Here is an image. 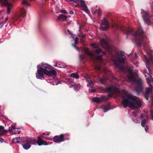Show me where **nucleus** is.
I'll use <instances>...</instances> for the list:
<instances>
[{
    "label": "nucleus",
    "instance_id": "obj_1",
    "mask_svg": "<svg viewBox=\"0 0 153 153\" xmlns=\"http://www.w3.org/2000/svg\"><path fill=\"white\" fill-rule=\"evenodd\" d=\"M114 91L119 96L123 95L122 104L124 108L128 107L132 109L138 108L142 104L141 101L138 98L128 93L125 90L120 91L119 89L115 88Z\"/></svg>",
    "mask_w": 153,
    "mask_h": 153
},
{
    "label": "nucleus",
    "instance_id": "obj_2",
    "mask_svg": "<svg viewBox=\"0 0 153 153\" xmlns=\"http://www.w3.org/2000/svg\"><path fill=\"white\" fill-rule=\"evenodd\" d=\"M37 67V75L36 77L38 79H42L44 78L43 75L45 74L48 76L56 75V72L54 70H51V66L47 64H45L42 66L38 65Z\"/></svg>",
    "mask_w": 153,
    "mask_h": 153
},
{
    "label": "nucleus",
    "instance_id": "obj_3",
    "mask_svg": "<svg viewBox=\"0 0 153 153\" xmlns=\"http://www.w3.org/2000/svg\"><path fill=\"white\" fill-rule=\"evenodd\" d=\"M133 29L132 28L127 29L126 38H128V36H132L135 40L138 41V45L140 46L143 43V39L145 36L144 33L141 27H139L137 32L135 33H133Z\"/></svg>",
    "mask_w": 153,
    "mask_h": 153
},
{
    "label": "nucleus",
    "instance_id": "obj_4",
    "mask_svg": "<svg viewBox=\"0 0 153 153\" xmlns=\"http://www.w3.org/2000/svg\"><path fill=\"white\" fill-rule=\"evenodd\" d=\"M126 58L124 53L121 51L116 52L114 56H112L111 60L114 62L117 67H119L120 70L123 71L124 69L123 65L125 62Z\"/></svg>",
    "mask_w": 153,
    "mask_h": 153
},
{
    "label": "nucleus",
    "instance_id": "obj_5",
    "mask_svg": "<svg viewBox=\"0 0 153 153\" xmlns=\"http://www.w3.org/2000/svg\"><path fill=\"white\" fill-rule=\"evenodd\" d=\"M145 75L150 87V88H146L145 92L143 93V96L146 99L148 100L149 97V93L152 92L153 89V79L152 76L147 73H145Z\"/></svg>",
    "mask_w": 153,
    "mask_h": 153
},
{
    "label": "nucleus",
    "instance_id": "obj_6",
    "mask_svg": "<svg viewBox=\"0 0 153 153\" xmlns=\"http://www.w3.org/2000/svg\"><path fill=\"white\" fill-rule=\"evenodd\" d=\"M84 51L85 53L89 55L90 57L94 61L95 60H98L99 61H102V56L100 55L98 56L99 55L100 53L102 52V51L100 48L97 49L95 51V53L94 54L91 53L88 50V48H85L84 49Z\"/></svg>",
    "mask_w": 153,
    "mask_h": 153
},
{
    "label": "nucleus",
    "instance_id": "obj_7",
    "mask_svg": "<svg viewBox=\"0 0 153 153\" xmlns=\"http://www.w3.org/2000/svg\"><path fill=\"white\" fill-rule=\"evenodd\" d=\"M2 6H6L7 12V14H10V10L13 7V5L12 3L8 2L7 0H0Z\"/></svg>",
    "mask_w": 153,
    "mask_h": 153
},
{
    "label": "nucleus",
    "instance_id": "obj_8",
    "mask_svg": "<svg viewBox=\"0 0 153 153\" xmlns=\"http://www.w3.org/2000/svg\"><path fill=\"white\" fill-rule=\"evenodd\" d=\"M101 26L99 27L100 30L105 31L109 28V23L107 20L104 18L101 22Z\"/></svg>",
    "mask_w": 153,
    "mask_h": 153
},
{
    "label": "nucleus",
    "instance_id": "obj_9",
    "mask_svg": "<svg viewBox=\"0 0 153 153\" xmlns=\"http://www.w3.org/2000/svg\"><path fill=\"white\" fill-rule=\"evenodd\" d=\"M137 85L135 88L136 91L139 94L142 92L144 88L143 82L141 79H138L137 81Z\"/></svg>",
    "mask_w": 153,
    "mask_h": 153
},
{
    "label": "nucleus",
    "instance_id": "obj_10",
    "mask_svg": "<svg viewBox=\"0 0 153 153\" xmlns=\"http://www.w3.org/2000/svg\"><path fill=\"white\" fill-rule=\"evenodd\" d=\"M143 19L145 22L148 25H150L152 22L149 18V14L147 12L143 10L141 11Z\"/></svg>",
    "mask_w": 153,
    "mask_h": 153
},
{
    "label": "nucleus",
    "instance_id": "obj_11",
    "mask_svg": "<svg viewBox=\"0 0 153 153\" xmlns=\"http://www.w3.org/2000/svg\"><path fill=\"white\" fill-rule=\"evenodd\" d=\"M146 57V68L148 69L149 74H151L152 71V67L150 65V63H152L153 64V56L151 55H150V58L149 59H148L146 57V55L145 56Z\"/></svg>",
    "mask_w": 153,
    "mask_h": 153
},
{
    "label": "nucleus",
    "instance_id": "obj_12",
    "mask_svg": "<svg viewBox=\"0 0 153 153\" xmlns=\"http://www.w3.org/2000/svg\"><path fill=\"white\" fill-rule=\"evenodd\" d=\"M64 136L65 135L63 134H61L59 136H55L53 138V140L56 143H60L63 141L65 140Z\"/></svg>",
    "mask_w": 153,
    "mask_h": 153
},
{
    "label": "nucleus",
    "instance_id": "obj_13",
    "mask_svg": "<svg viewBox=\"0 0 153 153\" xmlns=\"http://www.w3.org/2000/svg\"><path fill=\"white\" fill-rule=\"evenodd\" d=\"M16 128L14 126H12L10 127H9L8 131L12 134H19L21 131L16 130Z\"/></svg>",
    "mask_w": 153,
    "mask_h": 153
},
{
    "label": "nucleus",
    "instance_id": "obj_14",
    "mask_svg": "<svg viewBox=\"0 0 153 153\" xmlns=\"http://www.w3.org/2000/svg\"><path fill=\"white\" fill-rule=\"evenodd\" d=\"M37 143L39 146L42 145H47L48 143L47 142L44 140H42L41 138V136H39L38 137V140L37 141Z\"/></svg>",
    "mask_w": 153,
    "mask_h": 153
},
{
    "label": "nucleus",
    "instance_id": "obj_15",
    "mask_svg": "<svg viewBox=\"0 0 153 153\" xmlns=\"http://www.w3.org/2000/svg\"><path fill=\"white\" fill-rule=\"evenodd\" d=\"M127 77L129 81H134L135 80V78L134 72L132 71L129 72V74L127 76Z\"/></svg>",
    "mask_w": 153,
    "mask_h": 153
},
{
    "label": "nucleus",
    "instance_id": "obj_16",
    "mask_svg": "<svg viewBox=\"0 0 153 153\" xmlns=\"http://www.w3.org/2000/svg\"><path fill=\"white\" fill-rule=\"evenodd\" d=\"M100 43L101 46L105 49L108 48L109 45L107 43L106 41L104 39H102L100 41Z\"/></svg>",
    "mask_w": 153,
    "mask_h": 153
},
{
    "label": "nucleus",
    "instance_id": "obj_17",
    "mask_svg": "<svg viewBox=\"0 0 153 153\" xmlns=\"http://www.w3.org/2000/svg\"><path fill=\"white\" fill-rule=\"evenodd\" d=\"M80 2L81 6L84 10L86 13H88V10L85 3V1L82 0H80Z\"/></svg>",
    "mask_w": 153,
    "mask_h": 153
},
{
    "label": "nucleus",
    "instance_id": "obj_18",
    "mask_svg": "<svg viewBox=\"0 0 153 153\" xmlns=\"http://www.w3.org/2000/svg\"><path fill=\"white\" fill-rule=\"evenodd\" d=\"M7 130L4 129V127L0 126V136H2L7 132Z\"/></svg>",
    "mask_w": 153,
    "mask_h": 153
},
{
    "label": "nucleus",
    "instance_id": "obj_19",
    "mask_svg": "<svg viewBox=\"0 0 153 153\" xmlns=\"http://www.w3.org/2000/svg\"><path fill=\"white\" fill-rule=\"evenodd\" d=\"M13 141L15 143H19L21 142H23L22 139L20 137L13 138Z\"/></svg>",
    "mask_w": 153,
    "mask_h": 153
},
{
    "label": "nucleus",
    "instance_id": "obj_20",
    "mask_svg": "<svg viewBox=\"0 0 153 153\" xmlns=\"http://www.w3.org/2000/svg\"><path fill=\"white\" fill-rule=\"evenodd\" d=\"M68 17L65 15L60 14L58 18V19L59 20H64L66 19Z\"/></svg>",
    "mask_w": 153,
    "mask_h": 153
},
{
    "label": "nucleus",
    "instance_id": "obj_21",
    "mask_svg": "<svg viewBox=\"0 0 153 153\" xmlns=\"http://www.w3.org/2000/svg\"><path fill=\"white\" fill-rule=\"evenodd\" d=\"M110 53H112V52L115 50L114 48L112 46L108 45V49H105Z\"/></svg>",
    "mask_w": 153,
    "mask_h": 153
},
{
    "label": "nucleus",
    "instance_id": "obj_22",
    "mask_svg": "<svg viewBox=\"0 0 153 153\" xmlns=\"http://www.w3.org/2000/svg\"><path fill=\"white\" fill-rule=\"evenodd\" d=\"M81 86L79 84H75L73 85L72 87L75 90H78L80 88Z\"/></svg>",
    "mask_w": 153,
    "mask_h": 153
},
{
    "label": "nucleus",
    "instance_id": "obj_23",
    "mask_svg": "<svg viewBox=\"0 0 153 153\" xmlns=\"http://www.w3.org/2000/svg\"><path fill=\"white\" fill-rule=\"evenodd\" d=\"M30 145L29 143H27L23 145V148L26 149H29L30 147Z\"/></svg>",
    "mask_w": 153,
    "mask_h": 153
},
{
    "label": "nucleus",
    "instance_id": "obj_24",
    "mask_svg": "<svg viewBox=\"0 0 153 153\" xmlns=\"http://www.w3.org/2000/svg\"><path fill=\"white\" fill-rule=\"evenodd\" d=\"M92 101L93 102L97 103L101 102L100 98L98 97H95L93 98L92 100Z\"/></svg>",
    "mask_w": 153,
    "mask_h": 153
},
{
    "label": "nucleus",
    "instance_id": "obj_25",
    "mask_svg": "<svg viewBox=\"0 0 153 153\" xmlns=\"http://www.w3.org/2000/svg\"><path fill=\"white\" fill-rule=\"evenodd\" d=\"M70 76L72 78H74L76 79L79 78V75L76 73H72L70 75Z\"/></svg>",
    "mask_w": 153,
    "mask_h": 153
},
{
    "label": "nucleus",
    "instance_id": "obj_26",
    "mask_svg": "<svg viewBox=\"0 0 153 153\" xmlns=\"http://www.w3.org/2000/svg\"><path fill=\"white\" fill-rule=\"evenodd\" d=\"M87 80L88 82V85L89 86H90L91 87H92L93 85V83L92 81L89 78Z\"/></svg>",
    "mask_w": 153,
    "mask_h": 153
},
{
    "label": "nucleus",
    "instance_id": "obj_27",
    "mask_svg": "<svg viewBox=\"0 0 153 153\" xmlns=\"http://www.w3.org/2000/svg\"><path fill=\"white\" fill-rule=\"evenodd\" d=\"M110 109V106L108 105L105 106L104 109L103 111L104 112H106Z\"/></svg>",
    "mask_w": 153,
    "mask_h": 153
},
{
    "label": "nucleus",
    "instance_id": "obj_28",
    "mask_svg": "<svg viewBox=\"0 0 153 153\" xmlns=\"http://www.w3.org/2000/svg\"><path fill=\"white\" fill-rule=\"evenodd\" d=\"M26 13V11L24 9H22L21 10V16L22 17H24L25 16Z\"/></svg>",
    "mask_w": 153,
    "mask_h": 153
},
{
    "label": "nucleus",
    "instance_id": "obj_29",
    "mask_svg": "<svg viewBox=\"0 0 153 153\" xmlns=\"http://www.w3.org/2000/svg\"><path fill=\"white\" fill-rule=\"evenodd\" d=\"M101 102H102V101H105L107 100L108 98L107 97L105 96H102L100 98Z\"/></svg>",
    "mask_w": 153,
    "mask_h": 153
},
{
    "label": "nucleus",
    "instance_id": "obj_30",
    "mask_svg": "<svg viewBox=\"0 0 153 153\" xmlns=\"http://www.w3.org/2000/svg\"><path fill=\"white\" fill-rule=\"evenodd\" d=\"M95 12H96L97 13L99 16H100L102 13L101 10L100 8H99L98 10H96L95 11Z\"/></svg>",
    "mask_w": 153,
    "mask_h": 153
},
{
    "label": "nucleus",
    "instance_id": "obj_31",
    "mask_svg": "<svg viewBox=\"0 0 153 153\" xmlns=\"http://www.w3.org/2000/svg\"><path fill=\"white\" fill-rule=\"evenodd\" d=\"M22 3L23 5H25L26 6H30V4L25 0L23 1Z\"/></svg>",
    "mask_w": 153,
    "mask_h": 153
},
{
    "label": "nucleus",
    "instance_id": "obj_32",
    "mask_svg": "<svg viewBox=\"0 0 153 153\" xmlns=\"http://www.w3.org/2000/svg\"><path fill=\"white\" fill-rule=\"evenodd\" d=\"M146 123V120L144 119V120H142L141 121V126L143 127H144L145 126Z\"/></svg>",
    "mask_w": 153,
    "mask_h": 153
},
{
    "label": "nucleus",
    "instance_id": "obj_33",
    "mask_svg": "<svg viewBox=\"0 0 153 153\" xmlns=\"http://www.w3.org/2000/svg\"><path fill=\"white\" fill-rule=\"evenodd\" d=\"M101 67L100 66L97 65L95 67V69L97 70H100L101 69Z\"/></svg>",
    "mask_w": 153,
    "mask_h": 153
},
{
    "label": "nucleus",
    "instance_id": "obj_34",
    "mask_svg": "<svg viewBox=\"0 0 153 153\" xmlns=\"http://www.w3.org/2000/svg\"><path fill=\"white\" fill-rule=\"evenodd\" d=\"M91 45L92 47H94V48H98V45H97L95 43L92 44H91Z\"/></svg>",
    "mask_w": 153,
    "mask_h": 153
},
{
    "label": "nucleus",
    "instance_id": "obj_35",
    "mask_svg": "<svg viewBox=\"0 0 153 153\" xmlns=\"http://www.w3.org/2000/svg\"><path fill=\"white\" fill-rule=\"evenodd\" d=\"M26 142L28 143H31L32 141V140L31 139L29 138H26Z\"/></svg>",
    "mask_w": 153,
    "mask_h": 153
},
{
    "label": "nucleus",
    "instance_id": "obj_36",
    "mask_svg": "<svg viewBox=\"0 0 153 153\" xmlns=\"http://www.w3.org/2000/svg\"><path fill=\"white\" fill-rule=\"evenodd\" d=\"M100 80L101 83H104L105 81V78L101 79Z\"/></svg>",
    "mask_w": 153,
    "mask_h": 153
},
{
    "label": "nucleus",
    "instance_id": "obj_37",
    "mask_svg": "<svg viewBox=\"0 0 153 153\" xmlns=\"http://www.w3.org/2000/svg\"><path fill=\"white\" fill-rule=\"evenodd\" d=\"M78 40V38L77 37H76L75 39V44H77Z\"/></svg>",
    "mask_w": 153,
    "mask_h": 153
},
{
    "label": "nucleus",
    "instance_id": "obj_38",
    "mask_svg": "<svg viewBox=\"0 0 153 153\" xmlns=\"http://www.w3.org/2000/svg\"><path fill=\"white\" fill-rule=\"evenodd\" d=\"M115 27L116 28V29H118V28H119L120 29H121V30H122V26H120L118 25H115Z\"/></svg>",
    "mask_w": 153,
    "mask_h": 153
},
{
    "label": "nucleus",
    "instance_id": "obj_39",
    "mask_svg": "<svg viewBox=\"0 0 153 153\" xmlns=\"http://www.w3.org/2000/svg\"><path fill=\"white\" fill-rule=\"evenodd\" d=\"M132 115L134 116V117H136L137 116V113L135 112H133L132 113Z\"/></svg>",
    "mask_w": 153,
    "mask_h": 153
},
{
    "label": "nucleus",
    "instance_id": "obj_40",
    "mask_svg": "<svg viewBox=\"0 0 153 153\" xmlns=\"http://www.w3.org/2000/svg\"><path fill=\"white\" fill-rule=\"evenodd\" d=\"M151 115L152 117V120H153V110L151 111Z\"/></svg>",
    "mask_w": 153,
    "mask_h": 153
},
{
    "label": "nucleus",
    "instance_id": "obj_41",
    "mask_svg": "<svg viewBox=\"0 0 153 153\" xmlns=\"http://www.w3.org/2000/svg\"><path fill=\"white\" fill-rule=\"evenodd\" d=\"M149 128V126L147 125H146L145 127V130L146 131H147Z\"/></svg>",
    "mask_w": 153,
    "mask_h": 153
},
{
    "label": "nucleus",
    "instance_id": "obj_42",
    "mask_svg": "<svg viewBox=\"0 0 153 153\" xmlns=\"http://www.w3.org/2000/svg\"><path fill=\"white\" fill-rule=\"evenodd\" d=\"M151 7L152 9V11L153 12V3H152L151 5Z\"/></svg>",
    "mask_w": 153,
    "mask_h": 153
},
{
    "label": "nucleus",
    "instance_id": "obj_43",
    "mask_svg": "<svg viewBox=\"0 0 153 153\" xmlns=\"http://www.w3.org/2000/svg\"><path fill=\"white\" fill-rule=\"evenodd\" d=\"M144 49L145 51L148 53V50L146 49V48L144 46Z\"/></svg>",
    "mask_w": 153,
    "mask_h": 153
},
{
    "label": "nucleus",
    "instance_id": "obj_44",
    "mask_svg": "<svg viewBox=\"0 0 153 153\" xmlns=\"http://www.w3.org/2000/svg\"><path fill=\"white\" fill-rule=\"evenodd\" d=\"M91 91L93 92H95L96 91L95 89H93L91 90Z\"/></svg>",
    "mask_w": 153,
    "mask_h": 153
},
{
    "label": "nucleus",
    "instance_id": "obj_45",
    "mask_svg": "<svg viewBox=\"0 0 153 153\" xmlns=\"http://www.w3.org/2000/svg\"><path fill=\"white\" fill-rule=\"evenodd\" d=\"M4 141V140L0 137V142H3Z\"/></svg>",
    "mask_w": 153,
    "mask_h": 153
},
{
    "label": "nucleus",
    "instance_id": "obj_46",
    "mask_svg": "<svg viewBox=\"0 0 153 153\" xmlns=\"http://www.w3.org/2000/svg\"><path fill=\"white\" fill-rule=\"evenodd\" d=\"M71 36L73 38H74L75 37V35L74 34H71Z\"/></svg>",
    "mask_w": 153,
    "mask_h": 153
},
{
    "label": "nucleus",
    "instance_id": "obj_47",
    "mask_svg": "<svg viewBox=\"0 0 153 153\" xmlns=\"http://www.w3.org/2000/svg\"><path fill=\"white\" fill-rule=\"evenodd\" d=\"M134 57L135 58H137V55L136 53L134 54Z\"/></svg>",
    "mask_w": 153,
    "mask_h": 153
},
{
    "label": "nucleus",
    "instance_id": "obj_48",
    "mask_svg": "<svg viewBox=\"0 0 153 153\" xmlns=\"http://www.w3.org/2000/svg\"><path fill=\"white\" fill-rule=\"evenodd\" d=\"M69 13L71 14H73L74 13V12H73V11H70Z\"/></svg>",
    "mask_w": 153,
    "mask_h": 153
},
{
    "label": "nucleus",
    "instance_id": "obj_49",
    "mask_svg": "<svg viewBox=\"0 0 153 153\" xmlns=\"http://www.w3.org/2000/svg\"><path fill=\"white\" fill-rule=\"evenodd\" d=\"M61 12L64 13L65 14L66 13V11L65 10H62V11Z\"/></svg>",
    "mask_w": 153,
    "mask_h": 153
},
{
    "label": "nucleus",
    "instance_id": "obj_50",
    "mask_svg": "<svg viewBox=\"0 0 153 153\" xmlns=\"http://www.w3.org/2000/svg\"><path fill=\"white\" fill-rule=\"evenodd\" d=\"M45 138L46 139H49V138L48 137V136H45Z\"/></svg>",
    "mask_w": 153,
    "mask_h": 153
},
{
    "label": "nucleus",
    "instance_id": "obj_51",
    "mask_svg": "<svg viewBox=\"0 0 153 153\" xmlns=\"http://www.w3.org/2000/svg\"><path fill=\"white\" fill-rule=\"evenodd\" d=\"M140 118H143V115L142 114H141V115H140Z\"/></svg>",
    "mask_w": 153,
    "mask_h": 153
},
{
    "label": "nucleus",
    "instance_id": "obj_52",
    "mask_svg": "<svg viewBox=\"0 0 153 153\" xmlns=\"http://www.w3.org/2000/svg\"><path fill=\"white\" fill-rule=\"evenodd\" d=\"M70 0L71 1H74V2L76 3V1L75 0Z\"/></svg>",
    "mask_w": 153,
    "mask_h": 153
},
{
    "label": "nucleus",
    "instance_id": "obj_53",
    "mask_svg": "<svg viewBox=\"0 0 153 153\" xmlns=\"http://www.w3.org/2000/svg\"><path fill=\"white\" fill-rule=\"evenodd\" d=\"M151 100L152 102H153V95L152 96V97L151 98Z\"/></svg>",
    "mask_w": 153,
    "mask_h": 153
},
{
    "label": "nucleus",
    "instance_id": "obj_54",
    "mask_svg": "<svg viewBox=\"0 0 153 153\" xmlns=\"http://www.w3.org/2000/svg\"><path fill=\"white\" fill-rule=\"evenodd\" d=\"M68 31L69 33L71 34L70 31L69 30H68Z\"/></svg>",
    "mask_w": 153,
    "mask_h": 153
},
{
    "label": "nucleus",
    "instance_id": "obj_55",
    "mask_svg": "<svg viewBox=\"0 0 153 153\" xmlns=\"http://www.w3.org/2000/svg\"><path fill=\"white\" fill-rule=\"evenodd\" d=\"M102 53L104 54H105L106 53V52H103Z\"/></svg>",
    "mask_w": 153,
    "mask_h": 153
},
{
    "label": "nucleus",
    "instance_id": "obj_56",
    "mask_svg": "<svg viewBox=\"0 0 153 153\" xmlns=\"http://www.w3.org/2000/svg\"><path fill=\"white\" fill-rule=\"evenodd\" d=\"M8 20V18H6V21H7Z\"/></svg>",
    "mask_w": 153,
    "mask_h": 153
},
{
    "label": "nucleus",
    "instance_id": "obj_57",
    "mask_svg": "<svg viewBox=\"0 0 153 153\" xmlns=\"http://www.w3.org/2000/svg\"><path fill=\"white\" fill-rule=\"evenodd\" d=\"M43 135H45V133H44H44H43Z\"/></svg>",
    "mask_w": 153,
    "mask_h": 153
},
{
    "label": "nucleus",
    "instance_id": "obj_58",
    "mask_svg": "<svg viewBox=\"0 0 153 153\" xmlns=\"http://www.w3.org/2000/svg\"><path fill=\"white\" fill-rule=\"evenodd\" d=\"M57 64H56V65H55V67H57Z\"/></svg>",
    "mask_w": 153,
    "mask_h": 153
},
{
    "label": "nucleus",
    "instance_id": "obj_59",
    "mask_svg": "<svg viewBox=\"0 0 153 153\" xmlns=\"http://www.w3.org/2000/svg\"><path fill=\"white\" fill-rule=\"evenodd\" d=\"M46 136H48V135H49V134H47L46 135Z\"/></svg>",
    "mask_w": 153,
    "mask_h": 153
},
{
    "label": "nucleus",
    "instance_id": "obj_60",
    "mask_svg": "<svg viewBox=\"0 0 153 153\" xmlns=\"http://www.w3.org/2000/svg\"><path fill=\"white\" fill-rule=\"evenodd\" d=\"M114 27V25H112V27Z\"/></svg>",
    "mask_w": 153,
    "mask_h": 153
},
{
    "label": "nucleus",
    "instance_id": "obj_61",
    "mask_svg": "<svg viewBox=\"0 0 153 153\" xmlns=\"http://www.w3.org/2000/svg\"><path fill=\"white\" fill-rule=\"evenodd\" d=\"M84 37V35H83V37Z\"/></svg>",
    "mask_w": 153,
    "mask_h": 153
},
{
    "label": "nucleus",
    "instance_id": "obj_62",
    "mask_svg": "<svg viewBox=\"0 0 153 153\" xmlns=\"http://www.w3.org/2000/svg\"><path fill=\"white\" fill-rule=\"evenodd\" d=\"M152 20H153V19H152Z\"/></svg>",
    "mask_w": 153,
    "mask_h": 153
}]
</instances>
